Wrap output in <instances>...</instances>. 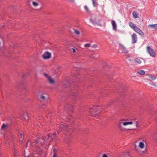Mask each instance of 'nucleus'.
I'll use <instances>...</instances> for the list:
<instances>
[{
	"mask_svg": "<svg viewBox=\"0 0 157 157\" xmlns=\"http://www.w3.org/2000/svg\"><path fill=\"white\" fill-rule=\"evenodd\" d=\"M71 118V116L70 115L68 116V117H67V120L68 121H70V119Z\"/></svg>",
	"mask_w": 157,
	"mask_h": 157,
	"instance_id": "58836bf2",
	"label": "nucleus"
},
{
	"mask_svg": "<svg viewBox=\"0 0 157 157\" xmlns=\"http://www.w3.org/2000/svg\"><path fill=\"white\" fill-rule=\"evenodd\" d=\"M71 51L73 53H78V49L76 48H72L71 49Z\"/></svg>",
	"mask_w": 157,
	"mask_h": 157,
	"instance_id": "b1692460",
	"label": "nucleus"
},
{
	"mask_svg": "<svg viewBox=\"0 0 157 157\" xmlns=\"http://www.w3.org/2000/svg\"><path fill=\"white\" fill-rule=\"evenodd\" d=\"M56 133L55 132L51 136V139H52V140H51L50 141V142L49 144H50L51 143H52V141L55 140L56 139Z\"/></svg>",
	"mask_w": 157,
	"mask_h": 157,
	"instance_id": "4be33fe9",
	"label": "nucleus"
},
{
	"mask_svg": "<svg viewBox=\"0 0 157 157\" xmlns=\"http://www.w3.org/2000/svg\"><path fill=\"white\" fill-rule=\"evenodd\" d=\"M39 139L38 138L37 140H36L35 142H33L32 143L29 140H28L26 143V147H27V145L28 144L30 145H31L32 146H33L34 144H36L39 143Z\"/></svg>",
	"mask_w": 157,
	"mask_h": 157,
	"instance_id": "0eeeda50",
	"label": "nucleus"
},
{
	"mask_svg": "<svg viewBox=\"0 0 157 157\" xmlns=\"http://www.w3.org/2000/svg\"><path fill=\"white\" fill-rule=\"evenodd\" d=\"M74 32L77 35H78L80 34V33L78 30L75 29L74 30Z\"/></svg>",
	"mask_w": 157,
	"mask_h": 157,
	"instance_id": "f704fd0d",
	"label": "nucleus"
},
{
	"mask_svg": "<svg viewBox=\"0 0 157 157\" xmlns=\"http://www.w3.org/2000/svg\"><path fill=\"white\" fill-rule=\"evenodd\" d=\"M149 78L151 80H155L156 79V77H155V76H150Z\"/></svg>",
	"mask_w": 157,
	"mask_h": 157,
	"instance_id": "c9c22d12",
	"label": "nucleus"
},
{
	"mask_svg": "<svg viewBox=\"0 0 157 157\" xmlns=\"http://www.w3.org/2000/svg\"><path fill=\"white\" fill-rule=\"evenodd\" d=\"M132 14L133 17L134 18H136L139 17L138 14L136 13V12H133Z\"/></svg>",
	"mask_w": 157,
	"mask_h": 157,
	"instance_id": "393cba45",
	"label": "nucleus"
},
{
	"mask_svg": "<svg viewBox=\"0 0 157 157\" xmlns=\"http://www.w3.org/2000/svg\"><path fill=\"white\" fill-rule=\"evenodd\" d=\"M32 3H33V6H37L39 5V4L38 3H37L36 2H35V1H33L32 2Z\"/></svg>",
	"mask_w": 157,
	"mask_h": 157,
	"instance_id": "c756f323",
	"label": "nucleus"
},
{
	"mask_svg": "<svg viewBox=\"0 0 157 157\" xmlns=\"http://www.w3.org/2000/svg\"><path fill=\"white\" fill-rule=\"evenodd\" d=\"M92 1L94 6V7H96L97 5V2L96 0H92Z\"/></svg>",
	"mask_w": 157,
	"mask_h": 157,
	"instance_id": "cd10ccee",
	"label": "nucleus"
},
{
	"mask_svg": "<svg viewBox=\"0 0 157 157\" xmlns=\"http://www.w3.org/2000/svg\"><path fill=\"white\" fill-rule=\"evenodd\" d=\"M44 75L47 77L48 78V77H49V76H48V75L46 74H44Z\"/></svg>",
	"mask_w": 157,
	"mask_h": 157,
	"instance_id": "ea45409f",
	"label": "nucleus"
},
{
	"mask_svg": "<svg viewBox=\"0 0 157 157\" xmlns=\"http://www.w3.org/2000/svg\"><path fill=\"white\" fill-rule=\"evenodd\" d=\"M111 23L113 25V29L114 30H116L117 28V25L115 23V22L114 20H112L111 21Z\"/></svg>",
	"mask_w": 157,
	"mask_h": 157,
	"instance_id": "412c9836",
	"label": "nucleus"
},
{
	"mask_svg": "<svg viewBox=\"0 0 157 157\" xmlns=\"http://www.w3.org/2000/svg\"><path fill=\"white\" fill-rule=\"evenodd\" d=\"M129 156V153L128 152H125L123 154V156H125V157H128Z\"/></svg>",
	"mask_w": 157,
	"mask_h": 157,
	"instance_id": "c85d7f7f",
	"label": "nucleus"
},
{
	"mask_svg": "<svg viewBox=\"0 0 157 157\" xmlns=\"http://www.w3.org/2000/svg\"><path fill=\"white\" fill-rule=\"evenodd\" d=\"M68 126L67 124L64 125L63 124H61L60 125V128L62 131H64L67 129Z\"/></svg>",
	"mask_w": 157,
	"mask_h": 157,
	"instance_id": "2eb2a0df",
	"label": "nucleus"
},
{
	"mask_svg": "<svg viewBox=\"0 0 157 157\" xmlns=\"http://www.w3.org/2000/svg\"><path fill=\"white\" fill-rule=\"evenodd\" d=\"M64 140L65 142H67L69 141L70 139L69 138H67V137H65L64 138Z\"/></svg>",
	"mask_w": 157,
	"mask_h": 157,
	"instance_id": "2f4dec72",
	"label": "nucleus"
},
{
	"mask_svg": "<svg viewBox=\"0 0 157 157\" xmlns=\"http://www.w3.org/2000/svg\"><path fill=\"white\" fill-rule=\"evenodd\" d=\"M10 127V125L9 124H3L2 125L1 128L2 130H5Z\"/></svg>",
	"mask_w": 157,
	"mask_h": 157,
	"instance_id": "f3484780",
	"label": "nucleus"
},
{
	"mask_svg": "<svg viewBox=\"0 0 157 157\" xmlns=\"http://www.w3.org/2000/svg\"><path fill=\"white\" fill-rule=\"evenodd\" d=\"M84 9L85 10H86V11L87 12H89V9L86 6H84Z\"/></svg>",
	"mask_w": 157,
	"mask_h": 157,
	"instance_id": "72a5a7b5",
	"label": "nucleus"
},
{
	"mask_svg": "<svg viewBox=\"0 0 157 157\" xmlns=\"http://www.w3.org/2000/svg\"><path fill=\"white\" fill-rule=\"evenodd\" d=\"M91 22L94 25H97L99 26L102 25L101 20L98 18H95L94 19L91 18L90 19Z\"/></svg>",
	"mask_w": 157,
	"mask_h": 157,
	"instance_id": "f03ea898",
	"label": "nucleus"
},
{
	"mask_svg": "<svg viewBox=\"0 0 157 157\" xmlns=\"http://www.w3.org/2000/svg\"><path fill=\"white\" fill-rule=\"evenodd\" d=\"M50 137V136L48 135L47 136L43 138L44 142L42 144V145H43V147L45 149L48 148V147H46V145H47L49 142V139Z\"/></svg>",
	"mask_w": 157,
	"mask_h": 157,
	"instance_id": "7ed1b4c3",
	"label": "nucleus"
},
{
	"mask_svg": "<svg viewBox=\"0 0 157 157\" xmlns=\"http://www.w3.org/2000/svg\"><path fill=\"white\" fill-rule=\"evenodd\" d=\"M48 100L49 97L48 95H41L40 97V100L41 101L46 102L48 101Z\"/></svg>",
	"mask_w": 157,
	"mask_h": 157,
	"instance_id": "6e6552de",
	"label": "nucleus"
},
{
	"mask_svg": "<svg viewBox=\"0 0 157 157\" xmlns=\"http://www.w3.org/2000/svg\"><path fill=\"white\" fill-rule=\"evenodd\" d=\"M136 119H135V120L133 121V122L132 121L127 122L124 123V125H127L128 124H132L133 123H134L135 125L136 126V127H137V121H136Z\"/></svg>",
	"mask_w": 157,
	"mask_h": 157,
	"instance_id": "f8f14e48",
	"label": "nucleus"
},
{
	"mask_svg": "<svg viewBox=\"0 0 157 157\" xmlns=\"http://www.w3.org/2000/svg\"><path fill=\"white\" fill-rule=\"evenodd\" d=\"M18 155L17 152L14 150V157H16Z\"/></svg>",
	"mask_w": 157,
	"mask_h": 157,
	"instance_id": "7c9ffc66",
	"label": "nucleus"
},
{
	"mask_svg": "<svg viewBox=\"0 0 157 157\" xmlns=\"http://www.w3.org/2000/svg\"><path fill=\"white\" fill-rule=\"evenodd\" d=\"M56 149H55V148L53 149V152H54V153L55 152V151H56Z\"/></svg>",
	"mask_w": 157,
	"mask_h": 157,
	"instance_id": "37998d69",
	"label": "nucleus"
},
{
	"mask_svg": "<svg viewBox=\"0 0 157 157\" xmlns=\"http://www.w3.org/2000/svg\"><path fill=\"white\" fill-rule=\"evenodd\" d=\"M153 86H156V84H153Z\"/></svg>",
	"mask_w": 157,
	"mask_h": 157,
	"instance_id": "c03bdc74",
	"label": "nucleus"
},
{
	"mask_svg": "<svg viewBox=\"0 0 157 157\" xmlns=\"http://www.w3.org/2000/svg\"><path fill=\"white\" fill-rule=\"evenodd\" d=\"M20 136L21 137V138H22L23 137V135L22 133H21L20 134Z\"/></svg>",
	"mask_w": 157,
	"mask_h": 157,
	"instance_id": "79ce46f5",
	"label": "nucleus"
},
{
	"mask_svg": "<svg viewBox=\"0 0 157 157\" xmlns=\"http://www.w3.org/2000/svg\"><path fill=\"white\" fill-rule=\"evenodd\" d=\"M48 81L51 84H53L54 82V80L50 77H48Z\"/></svg>",
	"mask_w": 157,
	"mask_h": 157,
	"instance_id": "5701e85b",
	"label": "nucleus"
},
{
	"mask_svg": "<svg viewBox=\"0 0 157 157\" xmlns=\"http://www.w3.org/2000/svg\"><path fill=\"white\" fill-rule=\"evenodd\" d=\"M71 89L72 91L71 94L72 95L74 96L77 95L76 92L78 91V87L77 86L74 85L72 86L71 88Z\"/></svg>",
	"mask_w": 157,
	"mask_h": 157,
	"instance_id": "39448f33",
	"label": "nucleus"
},
{
	"mask_svg": "<svg viewBox=\"0 0 157 157\" xmlns=\"http://www.w3.org/2000/svg\"><path fill=\"white\" fill-rule=\"evenodd\" d=\"M124 121V120H121L119 121V124H118V125L119 127L121 129H122V125H123L124 126H126V125H124V123H125L126 122H123Z\"/></svg>",
	"mask_w": 157,
	"mask_h": 157,
	"instance_id": "a211bd4d",
	"label": "nucleus"
},
{
	"mask_svg": "<svg viewBox=\"0 0 157 157\" xmlns=\"http://www.w3.org/2000/svg\"><path fill=\"white\" fill-rule=\"evenodd\" d=\"M24 156L25 157H29V156H26L25 155H24Z\"/></svg>",
	"mask_w": 157,
	"mask_h": 157,
	"instance_id": "a18cd8bd",
	"label": "nucleus"
},
{
	"mask_svg": "<svg viewBox=\"0 0 157 157\" xmlns=\"http://www.w3.org/2000/svg\"><path fill=\"white\" fill-rule=\"evenodd\" d=\"M119 45L123 53H128V51L124 45L121 44H119Z\"/></svg>",
	"mask_w": 157,
	"mask_h": 157,
	"instance_id": "9d476101",
	"label": "nucleus"
},
{
	"mask_svg": "<svg viewBox=\"0 0 157 157\" xmlns=\"http://www.w3.org/2000/svg\"><path fill=\"white\" fill-rule=\"evenodd\" d=\"M84 46L85 47H91V45L90 44H85L84 45Z\"/></svg>",
	"mask_w": 157,
	"mask_h": 157,
	"instance_id": "e433bc0d",
	"label": "nucleus"
},
{
	"mask_svg": "<svg viewBox=\"0 0 157 157\" xmlns=\"http://www.w3.org/2000/svg\"><path fill=\"white\" fill-rule=\"evenodd\" d=\"M21 118L22 120L27 121L29 119V117L27 113H24L23 114L21 117Z\"/></svg>",
	"mask_w": 157,
	"mask_h": 157,
	"instance_id": "4468645a",
	"label": "nucleus"
},
{
	"mask_svg": "<svg viewBox=\"0 0 157 157\" xmlns=\"http://www.w3.org/2000/svg\"><path fill=\"white\" fill-rule=\"evenodd\" d=\"M98 107H99L98 106H94L93 107L90 108V111L91 112H92L91 115L93 117H98V113L100 111H98V110L99 109Z\"/></svg>",
	"mask_w": 157,
	"mask_h": 157,
	"instance_id": "f257e3e1",
	"label": "nucleus"
},
{
	"mask_svg": "<svg viewBox=\"0 0 157 157\" xmlns=\"http://www.w3.org/2000/svg\"><path fill=\"white\" fill-rule=\"evenodd\" d=\"M97 45L96 44H94L92 45L91 47L93 48H96L97 47Z\"/></svg>",
	"mask_w": 157,
	"mask_h": 157,
	"instance_id": "4c0bfd02",
	"label": "nucleus"
},
{
	"mask_svg": "<svg viewBox=\"0 0 157 157\" xmlns=\"http://www.w3.org/2000/svg\"><path fill=\"white\" fill-rule=\"evenodd\" d=\"M102 157H108V156L106 154H104Z\"/></svg>",
	"mask_w": 157,
	"mask_h": 157,
	"instance_id": "a19ab883",
	"label": "nucleus"
},
{
	"mask_svg": "<svg viewBox=\"0 0 157 157\" xmlns=\"http://www.w3.org/2000/svg\"><path fill=\"white\" fill-rule=\"evenodd\" d=\"M51 53L48 52H45L43 55V57L44 59H48L51 56Z\"/></svg>",
	"mask_w": 157,
	"mask_h": 157,
	"instance_id": "9b49d317",
	"label": "nucleus"
},
{
	"mask_svg": "<svg viewBox=\"0 0 157 157\" xmlns=\"http://www.w3.org/2000/svg\"><path fill=\"white\" fill-rule=\"evenodd\" d=\"M23 78H25V75H23Z\"/></svg>",
	"mask_w": 157,
	"mask_h": 157,
	"instance_id": "de8ad7c7",
	"label": "nucleus"
},
{
	"mask_svg": "<svg viewBox=\"0 0 157 157\" xmlns=\"http://www.w3.org/2000/svg\"><path fill=\"white\" fill-rule=\"evenodd\" d=\"M137 73L140 75H144L145 73V72L144 71L140 70L138 71Z\"/></svg>",
	"mask_w": 157,
	"mask_h": 157,
	"instance_id": "a878e982",
	"label": "nucleus"
},
{
	"mask_svg": "<svg viewBox=\"0 0 157 157\" xmlns=\"http://www.w3.org/2000/svg\"><path fill=\"white\" fill-rule=\"evenodd\" d=\"M128 24L129 26L133 29L134 30L136 28V27L135 25L132 22H129Z\"/></svg>",
	"mask_w": 157,
	"mask_h": 157,
	"instance_id": "aec40b11",
	"label": "nucleus"
},
{
	"mask_svg": "<svg viewBox=\"0 0 157 157\" xmlns=\"http://www.w3.org/2000/svg\"><path fill=\"white\" fill-rule=\"evenodd\" d=\"M132 43L134 44L136 42L137 40V37L136 34L133 33L132 36Z\"/></svg>",
	"mask_w": 157,
	"mask_h": 157,
	"instance_id": "1a4fd4ad",
	"label": "nucleus"
},
{
	"mask_svg": "<svg viewBox=\"0 0 157 157\" xmlns=\"http://www.w3.org/2000/svg\"><path fill=\"white\" fill-rule=\"evenodd\" d=\"M147 51L148 53L150 55L153 57H155V53L154 51L149 46L147 47Z\"/></svg>",
	"mask_w": 157,
	"mask_h": 157,
	"instance_id": "423d86ee",
	"label": "nucleus"
},
{
	"mask_svg": "<svg viewBox=\"0 0 157 157\" xmlns=\"http://www.w3.org/2000/svg\"><path fill=\"white\" fill-rule=\"evenodd\" d=\"M148 27L152 30H157V24L154 25H148Z\"/></svg>",
	"mask_w": 157,
	"mask_h": 157,
	"instance_id": "dca6fc26",
	"label": "nucleus"
},
{
	"mask_svg": "<svg viewBox=\"0 0 157 157\" xmlns=\"http://www.w3.org/2000/svg\"><path fill=\"white\" fill-rule=\"evenodd\" d=\"M73 106L71 104H68L65 106L64 111L69 115V112H72L73 110Z\"/></svg>",
	"mask_w": 157,
	"mask_h": 157,
	"instance_id": "20e7f679",
	"label": "nucleus"
},
{
	"mask_svg": "<svg viewBox=\"0 0 157 157\" xmlns=\"http://www.w3.org/2000/svg\"><path fill=\"white\" fill-rule=\"evenodd\" d=\"M134 30L141 36H143L144 35V32L142 31L141 30L137 27H136Z\"/></svg>",
	"mask_w": 157,
	"mask_h": 157,
	"instance_id": "ddd939ff",
	"label": "nucleus"
},
{
	"mask_svg": "<svg viewBox=\"0 0 157 157\" xmlns=\"http://www.w3.org/2000/svg\"><path fill=\"white\" fill-rule=\"evenodd\" d=\"M146 151H143V152L144 153H146Z\"/></svg>",
	"mask_w": 157,
	"mask_h": 157,
	"instance_id": "49530a36",
	"label": "nucleus"
},
{
	"mask_svg": "<svg viewBox=\"0 0 157 157\" xmlns=\"http://www.w3.org/2000/svg\"><path fill=\"white\" fill-rule=\"evenodd\" d=\"M77 78H79V76L78 75L76 74V73H75L73 76Z\"/></svg>",
	"mask_w": 157,
	"mask_h": 157,
	"instance_id": "473e14b6",
	"label": "nucleus"
},
{
	"mask_svg": "<svg viewBox=\"0 0 157 157\" xmlns=\"http://www.w3.org/2000/svg\"><path fill=\"white\" fill-rule=\"evenodd\" d=\"M139 147L141 148H143L144 147V143L142 142H140L139 144Z\"/></svg>",
	"mask_w": 157,
	"mask_h": 157,
	"instance_id": "bb28decb",
	"label": "nucleus"
},
{
	"mask_svg": "<svg viewBox=\"0 0 157 157\" xmlns=\"http://www.w3.org/2000/svg\"><path fill=\"white\" fill-rule=\"evenodd\" d=\"M142 60L143 59L142 58H137L135 59V61L136 62L140 64L142 63Z\"/></svg>",
	"mask_w": 157,
	"mask_h": 157,
	"instance_id": "6ab92c4d",
	"label": "nucleus"
}]
</instances>
